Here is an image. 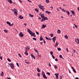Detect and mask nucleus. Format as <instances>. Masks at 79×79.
I'll use <instances>...</instances> for the list:
<instances>
[{
    "label": "nucleus",
    "mask_w": 79,
    "mask_h": 79,
    "mask_svg": "<svg viewBox=\"0 0 79 79\" xmlns=\"http://www.w3.org/2000/svg\"><path fill=\"white\" fill-rule=\"evenodd\" d=\"M27 29L28 31V32H29V34H30V35H31V36H33L34 37H36V35H35V33L32 32V31H31L29 29L27 28Z\"/></svg>",
    "instance_id": "1"
},
{
    "label": "nucleus",
    "mask_w": 79,
    "mask_h": 79,
    "mask_svg": "<svg viewBox=\"0 0 79 79\" xmlns=\"http://www.w3.org/2000/svg\"><path fill=\"white\" fill-rule=\"evenodd\" d=\"M9 65H10V68H11L12 69H13L14 68L15 66H14V64L13 63L9 64Z\"/></svg>",
    "instance_id": "2"
},
{
    "label": "nucleus",
    "mask_w": 79,
    "mask_h": 79,
    "mask_svg": "<svg viewBox=\"0 0 79 79\" xmlns=\"http://www.w3.org/2000/svg\"><path fill=\"white\" fill-rule=\"evenodd\" d=\"M38 6H39V8H40V9L41 10H42V9H43L44 8V6H42V5H39Z\"/></svg>",
    "instance_id": "3"
},
{
    "label": "nucleus",
    "mask_w": 79,
    "mask_h": 79,
    "mask_svg": "<svg viewBox=\"0 0 79 79\" xmlns=\"http://www.w3.org/2000/svg\"><path fill=\"white\" fill-rule=\"evenodd\" d=\"M19 35L21 37H23L24 36V35L23 34V33L22 32H20L19 34Z\"/></svg>",
    "instance_id": "4"
},
{
    "label": "nucleus",
    "mask_w": 79,
    "mask_h": 79,
    "mask_svg": "<svg viewBox=\"0 0 79 79\" xmlns=\"http://www.w3.org/2000/svg\"><path fill=\"white\" fill-rule=\"evenodd\" d=\"M75 41L76 43H77V44H79V39L78 38H76L75 39Z\"/></svg>",
    "instance_id": "5"
},
{
    "label": "nucleus",
    "mask_w": 79,
    "mask_h": 79,
    "mask_svg": "<svg viewBox=\"0 0 79 79\" xmlns=\"http://www.w3.org/2000/svg\"><path fill=\"white\" fill-rule=\"evenodd\" d=\"M30 49V47L29 46H27L26 48H25V51H28V50H29V49Z\"/></svg>",
    "instance_id": "6"
},
{
    "label": "nucleus",
    "mask_w": 79,
    "mask_h": 79,
    "mask_svg": "<svg viewBox=\"0 0 79 79\" xmlns=\"http://www.w3.org/2000/svg\"><path fill=\"white\" fill-rule=\"evenodd\" d=\"M54 75H55L56 77V79H58V76H59V73H55Z\"/></svg>",
    "instance_id": "7"
},
{
    "label": "nucleus",
    "mask_w": 79,
    "mask_h": 79,
    "mask_svg": "<svg viewBox=\"0 0 79 79\" xmlns=\"http://www.w3.org/2000/svg\"><path fill=\"white\" fill-rule=\"evenodd\" d=\"M14 10H15V11L14 12L15 15H18V10L15 9H14Z\"/></svg>",
    "instance_id": "8"
},
{
    "label": "nucleus",
    "mask_w": 79,
    "mask_h": 79,
    "mask_svg": "<svg viewBox=\"0 0 79 79\" xmlns=\"http://www.w3.org/2000/svg\"><path fill=\"white\" fill-rule=\"evenodd\" d=\"M56 36L55 37H53L52 38V40L53 42H55V40H56Z\"/></svg>",
    "instance_id": "9"
},
{
    "label": "nucleus",
    "mask_w": 79,
    "mask_h": 79,
    "mask_svg": "<svg viewBox=\"0 0 79 79\" xmlns=\"http://www.w3.org/2000/svg\"><path fill=\"white\" fill-rule=\"evenodd\" d=\"M19 18H20V19H22L24 18V17H22V15H20L19 17Z\"/></svg>",
    "instance_id": "10"
},
{
    "label": "nucleus",
    "mask_w": 79,
    "mask_h": 79,
    "mask_svg": "<svg viewBox=\"0 0 79 79\" xmlns=\"http://www.w3.org/2000/svg\"><path fill=\"white\" fill-rule=\"evenodd\" d=\"M46 26V25H44V24H43L42 25V27L41 28V29H43V28H45V27Z\"/></svg>",
    "instance_id": "11"
},
{
    "label": "nucleus",
    "mask_w": 79,
    "mask_h": 79,
    "mask_svg": "<svg viewBox=\"0 0 79 79\" xmlns=\"http://www.w3.org/2000/svg\"><path fill=\"white\" fill-rule=\"evenodd\" d=\"M7 2H9L10 3H13V1L11 0H7Z\"/></svg>",
    "instance_id": "12"
},
{
    "label": "nucleus",
    "mask_w": 79,
    "mask_h": 79,
    "mask_svg": "<svg viewBox=\"0 0 79 79\" xmlns=\"http://www.w3.org/2000/svg\"><path fill=\"white\" fill-rule=\"evenodd\" d=\"M58 45V44L57 42H56V44H55V45L54 46L55 48H56V47H57Z\"/></svg>",
    "instance_id": "13"
},
{
    "label": "nucleus",
    "mask_w": 79,
    "mask_h": 79,
    "mask_svg": "<svg viewBox=\"0 0 79 79\" xmlns=\"http://www.w3.org/2000/svg\"><path fill=\"white\" fill-rule=\"evenodd\" d=\"M40 39L41 41H42V40H43V38H42V36H41V35H40Z\"/></svg>",
    "instance_id": "14"
},
{
    "label": "nucleus",
    "mask_w": 79,
    "mask_h": 79,
    "mask_svg": "<svg viewBox=\"0 0 79 79\" xmlns=\"http://www.w3.org/2000/svg\"><path fill=\"white\" fill-rule=\"evenodd\" d=\"M71 13L73 14V16H74L75 15V13H74V11L72 10L71 11Z\"/></svg>",
    "instance_id": "15"
},
{
    "label": "nucleus",
    "mask_w": 79,
    "mask_h": 79,
    "mask_svg": "<svg viewBox=\"0 0 79 79\" xmlns=\"http://www.w3.org/2000/svg\"><path fill=\"white\" fill-rule=\"evenodd\" d=\"M31 56L32 57V58H33L34 59H35V56H34L33 55H32V54H31Z\"/></svg>",
    "instance_id": "16"
},
{
    "label": "nucleus",
    "mask_w": 79,
    "mask_h": 79,
    "mask_svg": "<svg viewBox=\"0 0 79 79\" xmlns=\"http://www.w3.org/2000/svg\"><path fill=\"white\" fill-rule=\"evenodd\" d=\"M4 75V73H3V72H2L1 73V76H3Z\"/></svg>",
    "instance_id": "17"
},
{
    "label": "nucleus",
    "mask_w": 79,
    "mask_h": 79,
    "mask_svg": "<svg viewBox=\"0 0 79 79\" xmlns=\"http://www.w3.org/2000/svg\"><path fill=\"white\" fill-rule=\"evenodd\" d=\"M44 77V78H45V79H47V77H46V76L45 75V74L43 75Z\"/></svg>",
    "instance_id": "18"
},
{
    "label": "nucleus",
    "mask_w": 79,
    "mask_h": 79,
    "mask_svg": "<svg viewBox=\"0 0 79 79\" xmlns=\"http://www.w3.org/2000/svg\"><path fill=\"white\" fill-rule=\"evenodd\" d=\"M29 16L30 17H31L32 18V17L34 16V15H32L31 14H29Z\"/></svg>",
    "instance_id": "19"
},
{
    "label": "nucleus",
    "mask_w": 79,
    "mask_h": 79,
    "mask_svg": "<svg viewBox=\"0 0 79 79\" xmlns=\"http://www.w3.org/2000/svg\"><path fill=\"white\" fill-rule=\"evenodd\" d=\"M46 13H48V15H49V14H50V13H51V12H49V11L47 10L46 11Z\"/></svg>",
    "instance_id": "20"
},
{
    "label": "nucleus",
    "mask_w": 79,
    "mask_h": 79,
    "mask_svg": "<svg viewBox=\"0 0 79 79\" xmlns=\"http://www.w3.org/2000/svg\"><path fill=\"white\" fill-rule=\"evenodd\" d=\"M7 24H8L9 25V26H10V24H11V23H10V22H8V21H7L6 22Z\"/></svg>",
    "instance_id": "21"
},
{
    "label": "nucleus",
    "mask_w": 79,
    "mask_h": 79,
    "mask_svg": "<svg viewBox=\"0 0 79 79\" xmlns=\"http://www.w3.org/2000/svg\"><path fill=\"white\" fill-rule=\"evenodd\" d=\"M26 55H28V53H27V51H25V52L24 53Z\"/></svg>",
    "instance_id": "22"
},
{
    "label": "nucleus",
    "mask_w": 79,
    "mask_h": 79,
    "mask_svg": "<svg viewBox=\"0 0 79 79\" xmlns=\"http://www.w3.org/2000/svg\"><path fill=\"white\" fill-rule=\"evenodd\" d=\"M64 37L66 39H68V36L67 35H65Z\"/></svg>",
    "instance_id": "23"
},
{
    "label": "nucleus",
    "mask_w": 79,
    "mask_h": 79,
    "mask_svg": "<svg viewBox=\"0 0 79 79\" xmlns=\"http://www.w3.org/2000/svg\"><path fill=\"white\" fill-rule=\"evenodd\" d=\"M41 74L42 76H43L44 75H45V73H44V71H42V73H41Z\"/></svg>",
    "instance_id": "24"
},
{
    "label": "nucleus",
    "mask_w": 79,
    "mask_h": 79,
    "mask_svg": "<svg viewBox=\"0 0 79 79\" xmlns=\"http://www.w3.org/2000/svg\"><path fill=\"white\" fill-rule=\"evenodd\" d=\"M57 32L58 34H60L61 33V31L60 30H58Z\"/></svg>",
    "instance_id": "25"
},
{
    "label": "nucleus",
    "mask_w": 79,
    "mask_h": 79,
    "mask_svg": "<svg viewBox=\"0 0 79 79\" xmlns=\"http://www.w3.org/2000/svg\"><path fill=\"white\" fill-rule=\"evenodd\" d=\"M35 10L36 11H37V13H39V10L38 9L36 8L35 9Z\"/></svg>",
    "instance_id": "26"
},
{
    "label": "nucleus",
    "mask_w": 79,
    "mask_h": 79,
    "mask_svg": "<svg viewBox=\"0 0 79 79\" xmlns=\"http://www.w3.org/2000/svg\"><path fill=\"white\" fill-rule=\"evenodd\" d=\"M54 68H55V69H58V67L56 66V65H55L54 66Z\"/></svg>",
    "instance_id": "27"
},
{
    "label": "nucleus",
    "mask_w": 79,
    "mask_h": 79,
    "mask_svg": "<svg viewBox=\"0 0 79 79\" xmlns=\"http://www.w3.org/2000/svg\"><path fill=\"white\" fill-rule=\"evenodd\" d=\"M37 71H38V72H40V70L39 69V68H37Z\"/></svg>",
    "instance_id": "28"
},
{
    "label": "nucleus",
    "mask_w": 79,
    "mask_h": 79,
    "mask_svg": "<svg viewBox=\"0 0 79 79\" xmlns=\"http://www.w3.org/2000/svg\"><path fill=\"white\" fill-rule=\"evenodd\" d=\"M50 35H51V37H53V34H50Z\"/></svg>",
    "instance_id": "29"
},
{
    "label": "nucleus",
    "mask_w": 79,
    "mask_h": 79,
    "mask_svg": "<svg viewBox=\"0 0 79 79\" xmlns=\"http://www.w3.org/2000/svg\"><path fill=\"white\" fill-rule=\"evenodd\" d=\"M73 71L74 73H76V70H75V69H74L73 70Z\"/></svg>",
    "instance_id": "30"
},
{
    "label": "nucleus",
    "mask_w": 79,
    "mask_h": 79,
    "mask_svg": "<svg viewBox=\"0 0 79 79\" xmlns=\"http://www.w3.org/2000/svg\"><path fill=\"white\" fill-rule=\"evenodd\" d=\"M46 2L47 3H49V2H50V1H49V0H46Z\"/></svg>",
    "instance_id": "31"
},
{
    "label": "nucleus",
    "mask_w": 79,
    "mask_h": 79,
    "mask_svg": "<svg viewBox=\"0 0 79 79\" xmlns=\"http://www.w3.org/2000/svg\"><path fill=\"white\" fill-rule=\"evenodd\" d=\"M66 13H67L68 15H69V11H66Z\"/></svg>",
    "instance_id": "32"
},
{
    "label": "nucleus",
    "mask_w": 79,
    "mask_h": 79,
    "mask_svg": "<svg viewBox=\"0 0 79 79\" xmlns=\"http://www.w3.org/2000/svg\"><path fill=\"white\" fill-rule=\"evenodd\" d=\"M4 31L5 33H8V31L6 30H4Z\"/></svg>",
    "instance_id": "33"
},
{
    "label": "nucleus",
    "mask_w": 79,
    "mask_h": 79,
    "mask_svg": "<svg viewBox=\"0 0 79 79\" xmlns=\"http://www.w3.org/2000/svg\"><path fill=\"white\" fill-rule=\"evenodd\" d=\"M59 57L60 58H63L62 56V55H60L59 56Z\"/></svg>",
    "instance_id": "34"
},
{
    "label": "nucleus",
    "mask_w": 79,
    "mask_h": 79,
    "mask_svg": "<svg viewBox=\"0 0 79 79\" xmlns=\"http://www.w3.org/2000/svg\"><path fill=\"white\" fill-rule=\"evenodd\" d=\"M50 53L52 56L53 55V51H51Z\"/></svg>",
    "instance_id": "35"
},
{
    "label": "nucleus",
    "mask_w": 79,
    "mask_h": 79,
    "mask_svg": "<svg viewBox=\"0 0 79 79\" xmlns=\"http://www.w3.org/2000/svg\"><path fill=\"white\" fill-rule=\"evenodd\" d=\"M41 17L42 18L44 19V18H45V15H42L41 16Z\"/></svg>",
    "instance_id": "36"
},
{
    "label": "nucleus",
    "mask_w": 79,
    "mask_h": 79,
    "mask_svg": "<svg viewBox=\"0 0 79 79\" xmlns=\"http://www.w3.org/2000/svg\"><path fill=\"white\" fill-rule=\"evenodd\" d=\"M44 18V19H45L46 20H48V19L47 17H45Z\"/></svg>",
    "instance_id": "37"
},
{
    "label": "nucleus",
    "mask_w": 79,
    "mask_h": 79,
    "mask_svg": "<svg viewBox=\"0 0 79 79\" xmlns=\"http://www.w3.org/2000/svg\"><path fill=\"white\" fill-rule=\"evenodd\" d=\"M25 63H27V64H30V62H29V61H28V62H27L25 61Z\"/></svg>",
    "instance_id": "38"
},
{
    "label": "nucleus",
    "mask_w": 79,
    "mask_h": 79,
    "mask_svg": "<svg viewBox=\"0 0 79 79\" xmlns=\"http://www.w3.org/2000/svg\"><path fill=\"white\" fill-rule=\"evenodd\" d=\"M74 25L75 26V27L77 28V25H75V24H74Z\"/></svg>",
    "instance_id": "39"
},
{
    "label": "nucleus",
    "mask_w": 79,
    "mask_h": 79,
    "mask_svg": "<svg viewBox=\"0 0 79 79\" xmlns=\"http://www.w3.org/2000/svg\"><path fill=\"white\" fill-rule=\"evenodd\" d=\"M57 50L58 51H60V50H61V49L60 48H58L57 49Z\"/></svg>",
    "instance_id": "40"
},
{
    "label": "nucleus",
    "mask_w": 79,
    "mask_h": 79,
    "mask_svg": "<svg viewBox=\"0 0 79 79\" xmlns=\"http://www.w3.org/2000/svg\"><path fill=\"white\" fill-rule=\"evenodd\" d=\"M34 51H35V52H36V53H38V51H37V50H35V48H34Z\"/></svg>",
    "instance_id": "41"
},
{
    "label": "nucleus",
    "mask_w": 79,
    "mask_h": 79,
    "mask_svg": "<svg viewBox=\"0 0 79 79\" xmlns=\"http://www.w3.org/2000/svg\"><path fill=\"white\" fill-rule=\"evenodd\" d=\"M7 60L8 61H9V62H11V60H10V59L9 58L7 59Z\"/></svg>",
    "instance_id": "42"
},
{
    "label": "nucleus",
    "mask_w": 79,
    "mask_h": 79,
    "mask_svg": "<svg viewBox=\"0 0 79 79\" xmlns=\"http://www.w3.org/2000/svg\"><path fill=\"white\" fill-rule=\"evenodd\" d=\"M18 55L20 57V58H21L22 56H21V54H19Z\"/></svg>",
    "instance_id": "43"
},
{
    "label": "nucleus",
    "mask_w": 79,
    "mask_h": 79,
    "mask_svg": "<svg viewBox=\"0 0 79 79\" xmlns=\"http://www.w3.org/2000/svg\"><path fill=\"white\" fill-rule=\"evenodd\" d=\"M35 32H36L37 35H39V32H37V31H35Z\"/></svg>",
    "instance_id": "44"
},
{
    "label": "nucleus",
    "mask_w": 79,
    "mask_h": 79,
    "mask_svg": "<svg viewBox=\"0 0 79 79\" xmlns=\"http://www.w3.org/2000/svg\"><path fill=\"white\" fill-rule=\"evenodd\" d=\"M47 74H48V75H50V73L49 72L47 73Z\"/></svg>",
    "instance_id": "45"
},
{
    "label": "nucleus",
    "mask_w": 79,
    "mask_h": 79,
    "mask_svg": "<svg viewBox=\"0 0 79 79\" xmlns=\"http://www.w3.org/2000/svg\"><path fill=\"white\" fill-rule=\"evenodd\" d=\"M52 57H53V59H55V56H54L52 55Z\"/></svg>",
    "instance_id": "46"
},
{
    "label": "nucleus",
    "mask_w": 79,
    "mask_h": 79,
    "mask_svg": "<svg viewBox=\"0 0 79 79\" xmlns=\"http://www.w3.org/2000/svg\"><path fill=\"white\" fill-rule=\"evenodd\" d=\"M37 56L39 58H40V57H41V56H40V55H38Z\"/></svg>",
    "instance_id": "47"
},
{
    "label": "nucleus",
    "mask_w": 79,
    "mask_h": 79,
    "mask_svg": "<svg viewBox=\"0 0 79 79\" xmlns=\"http://www.w3.org/2000/svg\"><path fill=\"white\" fill-rule=\"evenodd\" d=\"M48 39L49 40H52V39L50 38H48Z\"/></svg>",
    "instance_id": "48"
},
{
    "label": "nucleus",
    "mask_w": 79,
    "mask_h": 79,
    "mask_svg": "<svg viewBox=\"0 0 79 79\" xmlns=\"http://www.w3.org/2000/svg\"><path fill=\"white\" fill-rule=\"evenodd\" d=\"M32 39L34 40H36V39L35 38H33Z\"/></svg>",
    "instance_id": "49"
},
{
    "label": "nucleus",
    "mask_w": 79,
    "mask_h": 79,
    "mask_svg": "<svg viewBox=\"0 0 79 79\" xmlns=\"http://www.w3.org/2000/svg\"><path fill=\"white\" fill-rule=\"evenodd\" d=\"M0 59L2 60V59H3V57H2V56H0Z\"/></svg>",
    "instance_id": "50"
},
{
    "label": "nucleus",
    "mask_w": 79,
    "mask_h": 79,
    "mask_svg": "<svg viewBox=\"0 0 79 79\" xmlns=\"http://www.w3.org/2000/svg\"><path fill=\"white\" fill-rule=\"evenodd\" d=\"M41 10L43 11H45V10H45V8L42 9Z\"/></svg>",
    "instance_id": "51"
},
{
    "label": "nucleus",
    "mask_w": 79,
    "mask_h": 79,
    "mask_svg": "<svg viewBox=\"0 0 79 79\" xmlns=\"http://www.w3.org/2000/svg\"><path fill=\"white\" fill-rule=\"evenodd\" d=\"M66 50H67V52H69V51H68V48H66Z\"/></svg>",
    "instance_id": "52"
},
{
    "label": "nucleus",
    "mask_w": 79,
    "mask_h": 79,
    "mask_svg": "<svg viewBox=\"0 0 79 79\" xmlns=\"http://www.w3.org/2000/svg\"><path fill=\"white\" fill-rule=\"evenodd\" d=\"M73 51H74V53H76V50H73Z\"/></svg>",
    "instance_id": "53"
},
{
    "label": "nucleus",
    "mask_w": 79,
    "mask_h": 79,
    "mask_svg": "<svg viewBox=\"0 0 79 79\" xmlns=\"http://www.w3.org/2000/svg\"><path fill=\"white\" fill-rule=\"evenodd\" d=\"M16 65H17V66H19V64H18V63H17Z\"/></svg>",
    "instance_id": "54"
},
{
    "label": "nucleus",
    "mask_w": 79,
    "mask_h": 79,
    "mask_svg": "<svg viewBox=\"0 0 79 79\" xmlns=\"http://www.w3.org/2000/svg\"><path fill=\"white\" fill-rule=\"evenodd\" d=\"M37 75L38 76H40V73H38L37 74Z\"/></svg>",
    "instance_id": "55"
},
{
    "label": "nucleus",
    "mask_w": 79,
    "mask_h": 79,
    "mask_svg": "<svg viewBox=\"0 0 79 79\" xmlns=\"http://www.w3.org/2000/svg\"><path fill=\"white\" fill-rule=\"evenodd\" d=\"M45 38H46V39L47 40H49V39H48V38L47 37H45Z\"/></svg>",
    "instance_id": "56"
},
{
    "label": "nucleus",
    "mask_w": 79,
    "mask_h": 79,
    "mask_svg": "<svg viewBox=\"0 0 79 79\" xmlns=\"http://www.w3.org/2000/svg\"><path fill=\"white\" fill-rule=\"evenodd\" d=\"M41 14H42V13H40L39 15H40V16H41L42 15H41Z\"/></svg>",
    "instance_id": "57"
},
{
    "label": "nucleus",
    "mask_w": 79,
    "mask_h": 79,
    "mask_svg": "<svg viewBox=\"0 0 79 79\" xmlns=\"http://www.w3.org/2000/svg\"><path fill=\"white\" fill-rule=\"evenodd\" d=\"M13 26V24H10V26Z\"/></svg>",
    "instance_id": "58"
},
{
    "label": "nucleus",
    "mask_w": 79,
    "mask_h": 79,
    "mask_svg": "<svg viewBox=\"0 0 79 79\" xmlns=\"http://www.w3.org/2000/svg\"><path fill=\"white\" fill-rule=\"evenodd\" d=\"M60 79H62V77L61 76H60Z\"/></svg>",
    "instance_id": "59"
},
{
    "label": "nucleus",
    "mask_w": 79,
    "mask_h": 79,
    "mask_svg": "<svg viewBox=\"0 0 79 79\" xmlns=\"http://www.w3.org/2000/svg\"><path fill=\"white\" fill-rule=\"evenodd\" d=\"M50 8H52V9H53V6H51L50 7Z\"/></svg>",
    "instance_id": "60"
},
{
    "label": "nucleus",
    "mask_w": 79,
    "mask_h": 79,
    "mask_svg": "<svg viewBox=\"0 0 79 79\" xmlns=\"http://www.w3.org/2000/svg\"><path fill=\"white\" fill-rule=\"evenodd\" d=\"M55 61H58V59L57 58H56L55 60Z\"/></svg>",
    "instance_id": "61"
},
{
    "label": "nucleus",
    "mask_w": 79,
    "mask_h": 79,
    "mask_svg": "<svg viewBox=\"0 0 79 79\" xmlns=\"http://www.w3.org/2000/svg\"><path fill=\"white\" fill-rule=\"evenodd\" d=\"M61 10H62V11H64V9H62Z\"/></svg>",
    "instance_id": "62"
},
{
    "label": "nucleus",
    "mask_w": 79,
    "mask_h": 79,
    "mask_svg": "<svg viewBox=\"0 0 79 79\" xmlns=\"http://www.w3.org/2000/svg\"><path fill=\"white\" fill-rule=\"evenodd\" d=\"M76 79H79V78H78V77H76L75 78Z\"/></svg>",
    "instance_id": "63"
},
{
    "label": "nucleus",
    "mask_w": 79,
    "mask_h": 79,
    "mask_svg": "<svg viewBox=\"0 0 79 79\" xmlns=\"http://www.w3.org/2000/svg\"><path fill=\"white\" fill-rule=\"evenodd\" d=\"M77 10H78V11H79V7H78L77 8Z\"/></svg>",
    "instance_id": "64"
}]
</instances>
